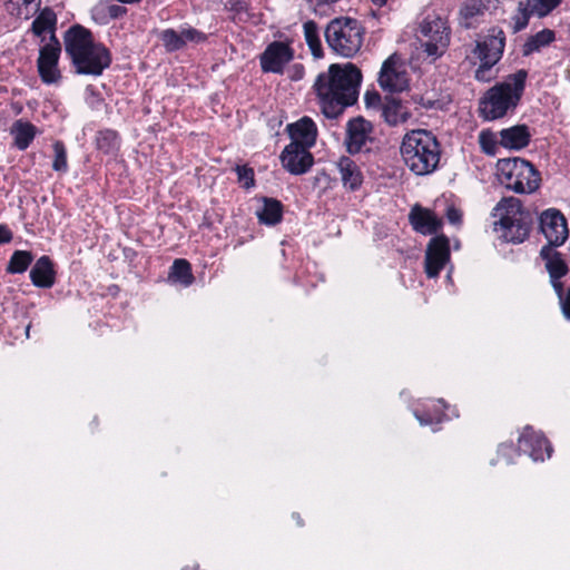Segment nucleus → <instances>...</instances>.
<instances>
[{
  "label": "nucleus",
  "instance_id": "412c9836",
  "mask_svg": "<svg viewBox=\"0 0 570 570\" xmlns=\"http://www.w3.org/2000/svg\"><path fill=\"white\" fill-rule=\"evenodd\" d=\"M500 146L510 150H521L531 140V132L527 125H514L498 132Z\"/></svg>",
  "mask_w": 570,
  "mask_h": 570
},
{
  "label": "nucleus",
  "instance_id": "79ce46f5",
  "mask_svg": "<svg viewBox=\"0 0 570 570\" xmlns=\"http://www.w3.org/2000/svg\"><path fill=\"white\" fill-rule=\"evenodd\" d=\"M107 13L111 19H118L127 13V9L119 4L107 6Z\"/></svg>",
  "mask_w": 570,
  "mask_h": 570
},
{
  "label": "nucleus",
  "instance_id": "f257e3e1",
  "mask_svg": "<svg viewBox=\"0 0 570 570\" xmlns=\"http://www.w3.org/2000/svg\"><path fill=\"white\" fill-rule=\"evenodd\" d=\"M362 81L361 70L353 63H332L327 72L317 76L314 82L322 114L328 119H337L358 98Z\"/></svg>",
  "mask_w": 570,
  "mask_h": 570
},
{
  "label": "nucleus",
  "instance_id": "f03ea898",
  "mask_svg": "<svg viewBox=\"0 0 570 570\" xmlns=\"http://www.w3.org/2000/svg\"><path fill=\"white\" fill-rule=\"evenodd\" d=\"M63 43L77 75L99 77L111 65L110 50L96 42L91 31L80 24H73L65 32Z\"/></svg>",
  "mask_w": 570,
  "mask_h": 570
},
{
  "label": "nucleus",
  "instance_id": "58836bf2",
  "mask_svg": "<svg viewBox=\"0 0 570 570\" xmlns=\"http://www.w3.org/2000/svg\"><path fill=\"white\" fill-rule=\"evenodd\" d=\"M236 174L238 181L242 184V186L246 189H249L254 187L255 185V174L253 168L248 167L247 165H237Z\"/></svg>",
  "mask_w": 570,
  "mask_h": 570
},
{
  "label": "nucleus",
  "instance_id": "6e6552de",
  "mask_svg": "<svg viewBox=\"0 0 570 570\" xmlns=\"http://www.w3.org/2000/svg\"><path fill=\"white\" fill-rule=\"evenodd\" d=\"M541 259L544 262L546 271L549 274L550 284L554 289L562 315L570 321V287L566 291L561 278L564 277L569 267L563 256L557 248L550 246H542L539 253Z\"/></svg>",
  "mask_w": 570,
  "mask_h": 570
},
{
  "label": "nucleus",
  "instance_id": "aec40b11",
  "mask_svg": "<svg viewBox=\"0 0 570 570\" xmlns=\"http://www.w3.org/2000/svg\"><path fill=\"white\" fill-rule=\"evenodd\" d=\"M287 131L292 139L291 142H297L304 148L309 149L316 142L317 128L309 117H303L298 121L287 125Z\"/></svg>",
  "mask_w": 570,
  "mask_h": 570
},
{
  "label": "nucleus",
  "instance_id": "8fccbe9b",
  "mask_svg": "<svg viewBox=\"0 0 570 570\" xmlns=\"http://www.w3.org/2000/svg\"><path fill=\"white\" fill-rule=\"evenodd\" d=\"M293 518L296 520V522H297V524H298V525H303V521H302V518H301V515H299V514L294 513V514H293Z\"/></svg>",
  "mask_w": 570,
  "mask_h": 570
},
{
  "label": "nucleus",
  "instance_id": "39448f33",
  "mask_svg": "<svg viewBox=\"0 0 570 570\" xmlns=\"http://www.w3.org/2000/svg\"><path fill=\"white\" fill-rule=\"evenodd\" d=\"M492 216L499 217L494 223L502 232V237L513 244L523 243L533 224L532 214L523 209L522 203L515 197H504L493 208Z\"/></svg>",
  "mask_w": 570,
  "mask_h": 570
},
{
  "label": "nucleus",
  "instance_id": "423d86ee",
  "mask_svg": "<svg viewBox=\"0 0 570 570\" xmlns=\"http://www.w3.org/2000/svg\"><path fill=\"white\" fill-rule=\"evenodd\" d=\"M364 35L361 22L350 17L331 20L324 31L330 49L343 58H353L361 50Z\"/></svg>",
  "mask_w": 570,
  "mask_h": 570
},
{
  "label": "nucleus",
  "instance_id": "49530a36",
  "mask_svg": "<svg viewBox=\"0 0 570 570\" xmlns=\"http://www.w3.org/2000/svg\"><path fill=\"white\" fill-rule=\"evenodd\" d=\"M12 233L6 225H0V245L11 242Z\"/></svg>",
  "mask_w": 570,
  "mask_h": 570
},
{
  "label": "nucleus",
  "instance_id": "c85d7f7f",
  "mask_svg": "<svg viewBox=\"0 0 570 570\" xmlns=\"http://www.w3.org/2000/svg\"><path fill=\"white\" fill-rule=\"evenodd\" d=\"M97 149L106 155H116L120 148V138L117 131L105 129L98 131L96 136Z\"/></svg>",
  "mask_w": 570,
  "mask_h": 570
},
{
  "label": "nucleus",
  "instance_id": "de8ad7c7",
  "mask_svg": "<svg viewBox=\"0 0 570 570\" xmlns=\"http://www.w3.org/2000/svg\"><path fill=\"white\" fill-rule=\"evenodd\" d=\"M415 416L421 425H429L434 422V419L430 414H419L417 412H415Z\"/></svg>",
  "mask_w": 570,
  "mask_h": 570
},
{
  "label": "nucleus",
  "instance_id": "37998d69",
  "mask_svg": "<svg viewBox=\"0 0 570 570\" xmlns=\"http://www.w3.org/2000/svg\"><path fill=\"white\" fill-rule=\"evenodd\" d=\"M305 70L301 63H295L288 69V77L291 80L297 81L304 77Z\"/></svg>",
  "mask_w": 570,
  "mask_h": 570
},
{
  "label": "nucleus",
  "instance_id": "f704fd0d",
  "mask_svg": "<svg viewBox=\"0 0 570 570\" xmlns=\"http://www.w3.org/2000/svg\"><path fill=\"white\" fill-rule=\"evenodd\" d=\"M531 16H534V12L530 11V8L528 7V0L520 1L518 4V12L512 17L513 33L520 32L527 28Z\"/></svg>",
  "mask_w": 570,
  "mask_h": 570
},
{
  "label": "nucleus",
  "instance_id": "20e7f679",
  "mask_svg": "<svg viewBox=\"0 0 570 570\" xmlns=\"http://www.w3.org/2000/svg\"><path fill=\"white\" fill-rule=\"evenodd\" d=\"M401 155L407 168L417 176L434 173L441 159V146L429 130L407 132L401 144Z\"/></svg>",
  "mask_w": 570,
  "mask_h": 570
},
{
  "label": "nucleus",
  "instance_id": "473e14b6",
  "mask_svg": "<svg viewBox=\"0 0 570 570\" xmlns=\"http://www.w3.org/2000/svg\"><path fill=\"white\" fill-rule=\"evenodd\" d=\"M484 4L482 0H468L460 10V24L469 29L473 26V19L483 14Z\"/></svg>",
  "mask_w": 570,
  "mask_h": 570
},
{
  "label": "nucleus",
  "instance_id": "a878e982",
  "mask_svg": "<svg viewBox=\"0 0 570 570\" xmlns=\"http://www.w3.org/2000/svg\"><path fill=\"white\" fill-rule=\"evenodd\" d=\"M556 40V32L552 29H542L539 32L528 37L525 42L522 45V56L529 57L534 52H539L541 49L550 46Z\"/></svg>",
  "mask_w": 570,
  "mask_h": 570
},
{
  "label": "nucleus",
  "instance_id": "09e8293b",
  "mask_svg": "<svg viewBox=\"0 0 570 570\" xmlns=\"http://www.w3.org/2000/svg\"><path fill=\"white\" fill-rule=\"evenodd\" d=\"M117 1L120 2V3L132 4V3H138L141 0H117Z\"/></svg>",
  "mask_w": 570,
  "mask_h": 570
},
{
  "label": "nucleus",
  "instance_id": "f8f14e48",
  "mask_svg": "<svg viewBox=\"0 0 570 570\" xmlns=\"http://www.w3.org/2000/svg\"><path fill=\"white\" fill-rule=\"evenodd\" d=\"M373 125L362 116L350 119L346 124L345 146L351 154H358L363 150H370L368 142H372L371 134Z\"/></svg>",
  "mask_w": 570,
  "mask_h": 570
},
{
  "label": "nucleus",
  "instance_id": "393cba45",
  "mask_svg": "<svg viewBox=\"0 0 570 570\" xmlns=\"http://www.w3.org/2000/svg\"><path fill=\"white\" fill-rule=\"evenodd\" d=\"M10 134L13 137L14 146L19 150H26L37 135V127L29 121L18 119L12 124Z\"/></svg>",
  "mask_w": 570,
  "mask_h": 570
},
{
  "label": "nucleus",
  "instance_id": "e433bc0d",
  "mask_svg": "<svg viewBox=\"0 0 570 570\" xmlns=\"http://www.w3.org/2000/svg\"><path fill=\"white\" fill-rule=\"evenodd\" d=\"M479 144L481 150L488 156H494L498 150L499 135L492 132L491 130H482L479 134Z\"/></svg>",
  "mask_w": 570,
  "mask_h": 570
},
{
  "label": "nucleus",
  "instance_id": "2eb2a0df",
  "mask_svg": "<svg viewBox=\"0 0 570 570\" xmlns=\"http://www.w3.org/2000/svg\"><path fill=\"white\" fill-rule=\"evenodd\" d=\"M519 451L529 455L533 461H543L550 458L552 446L549 441L531 426H525L519 436Z\"/></svg>",
  "mask_w": 570,
  "mask_h": 570
},
{
  "label": "nucleus",
  "instance_id": "7c9ffc66",
  "mask_svg": "<svg viewBox=\"0 0 570 570\" xmlns=\"http://www.w3.org/2000/svg\"><path fill=\"white\" fill-rule=\"evenodd\" d=\"M305 41L314 58L324 57L322 42L318 35V27L314 20H308L303 24Z\"/></svg>",
  "mask_w": 570,
  "mask_h": 570
},
{
  "label": "nucleus",
  "instance_id": "a211bd4d",
  "mask_svg": "<svg viewBox=\"0 0 570 570\" xmlns=\"http://www.w3.org/2000/svg\"><path fill=\"white\" fill-rule=\"evenodd\" d=\"M379 83L381 88L389 92L403 91L407 87L406 73L396 68L395 55L390 56L382 65Z\"/></svg>",
  "mask_w": 570,
  "mask_h": 570
},
{
  "label": "nucleus",
  "instance_id": "603ef678",
  "mask_svg": "<svg viewBox=\"0 0 570 570\" xmlns=\"http://www.w3.org/2000/svg\"><path fill=\"white\" fill-rule=\"evenodd\" d=\"M321 2H324V3H332V2H335L336 0H320Z\"/></svg>",
  "mask_w": 570,
  "mask_h": 570
},
{
  "label": "nucleus",
  "instance_id": "0eeeda50",
  "mask_svg": "<svg viewBox=\"0 0 570 570\" xmlns=\"http://www.w3.org/2000/svg\"><path fill=\"white\" fill-rule=\"evenodd\" d=\"M497 167L501 184L517 194H532L540 187V171L523 158L499 159Z\"/></svg>",
  "mask_w": 570,
  "mask_h": 570
},
{
  "label": "nucleus",
  "instance_id": "dca6fc26",
  "mask_svg": "<svg viewBox=\"0 0 570 570\" xmlns=\"http://www.w3.org/2000/svg\"><path fill=\"white\" fill-rule=\"evenodd\" d=\"M294 57L293 49L284 42L269 43L261 55V67L264 72L283 73L284 67Z\"/></svg>",
  "mask_w": 570,
  "mask_h": 570
},
{
  "label": "nucleus",
  "instance_id": "7ed1b4c3",
  "mask_svg": "<svg viewBox=\"0 0 570 570\" xmlns=\"http://www.w3.org/2000/svg\"><path fill=\"white\" fill-rule=\"evenodd\" d=\"M528 71L519 69L505 77L504 81L489 88L479 100V115L484 120L503 118L513 111L525 89Z\"/></svg>",
  "mask_w": 570,
  "mask_h": 570
},
{
  "label": "nucleus",
  "instance_id": "5701e85b",
  "mask_svg": "<svg viewBox=\"0 0 570 570\" xmlns=\"http://www.w3.org/2000/svg\"><path fill=\"white\" fill-rule=\"evenodd\" d=\"M336 167L341 175V180L344 188L351 191H355L362 186L363 174L356 161H354L352 158L342 156L336 163Z\"/></svg>",
  "mask_w": 570,
  "mask_h": 570
},
{
  "label": "nucleus",
  "instance_id": "bb28decb",
  "mask_svg": "<svg viewBox=\"0 0 570 570\" xmlns=\"http://www.w3.org/2000/svg\"><path fill=\"white\" fill-rule=\"evenodd\" d=\"M283 204L275 199L263 197V208L257 210V217L261 224L274 226L282 222Z\"/></svg>",
  "mask_w": 570,
  "mask_h": 570
},
{
  "label": "nucleus",
  "instance_id": "72a5a7b5",
  "mask_svg": "<svg viewBox=\"0 0 570 570\" xmlns=\"http://www.w3.org/2000/svg\"><path fill=\"white\" fill-rule=\"evenodd\" d=\"M159 39L168 52L178 51L184 48L180 30L165 29L160 32Z\"/></svg>",
  "mask_w": 570,
  "mask_h": 570
},
{
  "label": "nucleus",
  "instance_id": "c9c22d12",
  "mask_svg": "<svg viewBox=\"0 0 570 570\" xmlns=\"http://www.w3.org/2000/svg\"><path fill=\"white\" fill-rule=\"evenodd\" d=\"M563 0H528V7L530 11L534 12L538 18L549 16L554 9H557Z\"/></svg>",
  "mask_w": 570,
  "mask_h": 570
},
{
  "label": "nucleus",
  "instance_id": "4be33fe9",
  "mask_svg": "<svg viewBox=\"0 0 570 570\" xmlns=\"http://www.w3.org/2000/svg\"><path fill=\"white\" fill-rule=\"evenodd\" d=\"M30 279L36 287L50 288L56 281L53 263L49 256H41L37 259L30 271Z\"/></svg>",
  "mask_w": 570,
  "mask_h": 570
},
{
  "label": "nucleus",
  "instance_id": "a18cd8bd",
  "mask_svg": "<svg viewBox=\"0 0 570 570\" xmlns=\"http://www.w3.org/2000/svg\"><path fill=\"white\" fill-rule=\"evenodd\" d=\"M514 452L513 446L511 444H501L498 450V454L505 458L507 463H512V460L509 459V454Z\"/></svg>",
  "mask_w": 570,
  "mask_h": 570
},
{
  "label": "nucleus",
  "instance_id": "a19ab883",
  "mask_svg": "<svg viewBox=\"0 0 570 570\" xmlns=\"http://www.w3.org/2000/svg\"><path fill=\"white\" fill-rule=\"evenodd\" d=\"M481 63L479 68L475 70V79L479 81L488 82L492 79L491 70L495 63H492L490 60L480 59Z\"/></svg>",
  "mask_w": 570,
  "mask_h": 570
},
{
  "label": "nucleus",
  "instance_id": "ea45409f",
  "mask_svg": "<svg viewBox=\"0 0 570 570\" xmlns=\"http://www.w3.org/2000/svg\"><path fill=\"white\" fill-rule=\"evenodd\" d=\"M180 35L184 41V47L187 43H200L207 39V36L204 32L193 27H183L180 29Z\"/></svg>",
  "mask_w": 570,
  "mask_h": 570
},
{
  "label": "nucleus",
  "instance_id": "864d4df0",
  "mask_svg": "<svg viewBox=\"0 0 570 570\" xmlns=\"http://www.w3.org/2000/svg\"><path fill=\"white\" fill-rule=\"evenodd\" d=\"M366 100H367V104H371V101H370V95H368V94H366Z\"/></svg>",
  "mask_w": 570,
  "mask_h": 570
},
{
  "label": "nucleus",
  "instance_id": "c03bdc74",
  "mask_svg": "<svg viewBox=\"0 0 570 570\" xmlns=\"http://www.w3.org/2000/svg\"><path fill=\"white\" fill-rule=\"evenodd\" d=\"M446 218L451 224L458 225L461 223L462 213L455 207H449L446 210Z\"/></svg>",
  "mask_w": 570,
  "mask_h": 570
},
{
  "label": "nucleus",
  "instance_id": "ddd939ff",
  "mask_svg": "<svg viewBox=\"0 0 570 570\" xmlns=\"http://www.w3.org/2000/svg\"><path fill=\"white\" fill-rule=\"evenodd\" d=\"M450 261V242L444 235L430 239L425 250L424 268L429 278L438 277L445 264Z\"/></svg>",
  "mask_w": 570,
  "mask_h": 570
},
{
  "label": "nucleus",
  "instance_id": "1a4fd4ad",
  "mask_svg": "<svg viewBox=\"0 0 570 570\" xmlns=\"http://www.w3.org/2000/svg\"><path fill=\"white\" fill-rule=\"evenodd\" d=\"M419 39L429 57H441L450 45L446 20L436 14H428L420 23Z\"/></svg>",
  "mask_w": 570,
  "mask_h": 570
},
{
  "label": "nucleus",
  "instance_id": "f3484780",
  "mask_svg": "<svg viewBox=\"0 0 570 570\" xmlns=\"http://www.w3.org/2000/svg\"><path fill=\"white\" fill-rule=\"evenodd\" d=\"M505 46V35L500 28H491L483 41L476 43L474 53L479 59L490 60L497 63L503 53Z\"/></svg>",
  "mask_w": 570,
  "mask_h": 570
},
{
  "label": "nucleus",
  "instance_id": "9b49d317",
  "mask_svg": "<svg viewBox=\"0 0 570 570\" xmlns=\"http://www.w3.org/2000/svg\"><path fill=\"white\" fill-rule=\"evenodd\" d=\"M61 53V45L56 35L50 36V41L39 50L37 60L38 73L41 81L46 85L57 83L61 73L58 68Z\"/></svg>",
  "mask_w": 570,
  "mask_h": 570
},
{
  "label": "nucleus",
  "instance_id": "b1692460",
  "mask_svg": "<svg viewBox=\"0 0 570 570\" xmlns=\"http://www.w3.org/2000/svg\"><path fill=\"white\" fill-rule=\"evenodd\" d=\"M382 116L390 126L404 124L411 117L409 108L394 97H386L382 106Z\"/></svg>",
  "mask_w": 570,
  "mask_h": 570
},
{
  "label": "nucleus",
  "instance_id": "4c0bfd02",
  "mask_svg": "<svg viewBox=\"0 0 570 570\" xmlns=\"http://www.w3.org/2000/svg\"><path fill=\"white\" fill-rule=\"evenodd\" d=\"M55 158L52 161V169L59 173H66L68 170L67 163V150L65 144L60 140L53 142Z\"/></svg>",
  "mask_w": 570,
  "mask_h": 570
},
{
  "label": "nucleus",
  "instance_id": "5fc2aeb1",
  "mask_svg": "<svg viewBox=\"0 0 570 570\" xmlns=\"http://www.w3.org/2000/svg\"><path fill=\"white\" fill-rule=\"evenodd\" d=\"M376 100H380V96L377 94L374 95Z\"/></svg>",
  "mask_w": 570,
  "mask_h": 570
},
{
  "label": "nucleus",
  "instance_id": "9d476101",
  "mask_svg": "<svg viewBox=\"0 0 570 570\" xmlns=\"http://www.w3.org/2000/svg\"><path fill=\"white\" fill-rule=\"evenodd\" d=\"M539 230L547 239L544 246L557 248L569 237L568 223L564 215L557 208H548L539 215Z\"/></svg>",
  "mask_w": 570,
  "mask_h": 570
},
{
  "label": "nucleus",
  "instance_id": "6ab92c4d",
  "mask_svg": "<svg viewBox=\"0 0 570 570\" xmlns=\"http://www.w3.org/2000/svg\"><path fill=\"white\" fill-rule=\"evenodd\" d=\"M409 220L413 229L423 235H433L442 226L441 219L435 214L420 205H414L409 214Z\"/></svg>",
  "mask_w": 570,
  "mask_h": 570
},
{
  "label": "nucleus",
  "instance_id": "cd10ccee",
  "mask_svg": "<svg viewBox=\"0 0 570 570\" xmlns=\"http://www.w3.org/2000/svg\"><path fill=\"white\" fill-rule=\"evenodd\" d=\"M168 279L185 287L190 286L195 279L191 273L190 263L184 258L175 259L170 267Z\"/></svg>",
  "mask_w": 570,
  "mask_h": 570
},
{
  "label": "nucleus",
  "instance_id": "2f4dec72",
  "mask_svg": "<svg viewBox=\"0 0 570 570\" xmlns=\"http://www.w3.org/2000/svg\"><path fill=\"white\" fill-rule=\"evenodd\" d=\"M33 255L29 250H14L11 255L8 265L7 273L9 274H22L31 265Z\"/></svg>",
  "mask_w": 570,
  "mask_h": 570
},
{
  "label": "nucleus",
  "instance_id": "c756f323",
  "mask_svg": "<svg viewBox=\"0 0 570 570\" xmlns=\"http://www.w3.org/2000/svg\"><path fill=\"white\" fill-rule=\"evenodd\" d=\"M57 16L50 8H45L38 17L32 21L31 30L36 36H41L46 31L55 35Z\"/></svg>",
  "mask_w": 570,
  "mask_h": 570
},
{
  "label": "nucleus",
  "instance_id": "4468645a",
  "mask_svg": "<svg viewBox=\"0 0 570 570\" xmlns=\"http://www.w3.org/2000/svg\"><path fill=\"white\" fill-rule=\"evenodd\" d=\"M279 158L283 167L293 175L307 173L314 164V157L309 149L297 145V142L288 144Z\"/></svg>",
  "mask_w": 570,
  "mask_h": 570
},
{
  "label": "nucleus",
  "instance_id": "3c124183",
  "mask_svg": "<svg viewBox=\"0 0 570 570\" xmlns=\"http://www.w3.org/2000/svg\"><path fill=\"white\" fill-rule=\"evenodd\" d=\"M387 0H372V2L379 7H382L386 3Z\"/></svg>",
  "mask_w": 570,
  "mask_h": 570
}]
</instances>
